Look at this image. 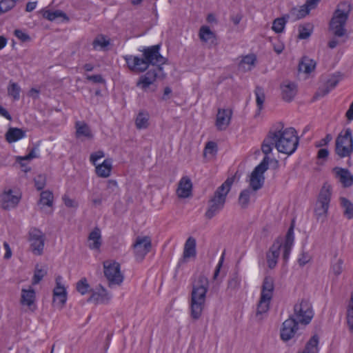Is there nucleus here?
<instances>
[{"label":"nucleus","instance_id":"nucleus-1","mask_svg":"<svg viewBox=\"0 0 353 353\" xmlns=\"http://www.w3.org/2000/svg\"><path fill=\"white\" fill-rule=\"evenodd\" d=\"M299 145V138L293 128L271 129L261 144L263 153L268 156L273 146L279 152L290 155L295 152Z\"/></svg>","mask_w":353,"mask_h":353},{"label":"nucleus","instance_id":"nucleus-2","mask_svg":"<svg viewBox=\"0 0 353 353\" xmlns=\"http://www.w3.org/2000/svg\"><path fill=\"white\" fill-rule=\"evenodd\" d=\"M160 44L154 45L143 49L142 58L133 55H125L123 59L130 70L143 72L148 70L150 65L161 67L165 63L167 60L160 54Z\"/></svg>","mask_w":353,"mask_h":353},{"label":"nucleus","instance_id":"nucleus-3","mask_svg":"<svg viewBox=\"0 0 353 353\" xmlns=\"http://www.w3.org/2000/svg\"><path fill=\"white\" fill-rule=\"evenodd\" d=\"M208 288V279L203 274L199 275L192 283L190 307V316L194 320H198L202 315Z\"/></svg>","mask_w":353,"mask_h":353},{"label":"nucleus","instance_id":"nucleus-4","mask_svg":"<svg viewBox=\"0 0 353 353\" xmlns=\"http://www.w3.org/2000/svg\"><path fill=\"white\" fill-rule=\"evenodd\" d=\"M235 179V175L228 177L214 192L213 196L208 201V208L205 216L208 219H212L223 208L226 196L231 189Z\"/></svg>","mask_w":353,"mask_h":353},{"label":"nucleus","instance_id":"nucleus-5","mask_svg":"<svg viewBox=\"0 0 353 353\" xmlns=\"http://www.w3.org/2000/svg\"><path fill=\"white\" fill-rule=\"evenodd\" d=\"M352 10V5L348 1L339 3L330 21V30L332 34L341 37L346 34L345 25Z\"/></svg>","mask_w":353,"mask_h":353},{"label":"nucleus","instance_id":"nucleus-6","mask_svg":"<svg viewBox=\"0 0 353 353\" xmlns=\"http://www.w3.org/2000/svg\"><path fill=\"white\" fill-rule=\"evenodd\" d=\"M335 152L341 158L350 157L353 153V138L350 128H346L338 135Z\"/></svg>","mask_w":353,"mask_h":353},{"label":"nucleus","instance_id":"nucleus-7","mask_svg":"<svg viewBox=\"0 0 353 353\" xmlns=\"http://www.w3.org/2000/svg\"><path fill=\"white\" fill-rule=\"evenodd\" d=\"M331 195L330 185L325 183L321 189L314 208V214L318 220L322 219L324 221L326 219Z\"/></svg>","mask_w":353,"mask_h":353},{"label":"nucleus","instance_id":"nucleus-8","mask_svg":"<svg viewBox=\"0 0 353 353\" xmlns=\"http://www.w3.org/2000/svg\"><path fill=\"white\" fill-rule=\"evenodd\" d=\"M331 195L330 185L325 183L321 189L314 208V214L318 220L322 219L324 221L326 219Z\"/></svg>","mask_w":353,"mask_h":353},{"label":"nucleus","instance_id":"nucleus-9","mask_svg":"<svg viewBox=\"0 0 353 353\" xmlns=\"http://www.w3.org/2000/svg\"><path fill=\"white\" fill-rule=\"evenodd\" d=\"M314 316V311L311 303L306 299H302L294 306V317L301 325L305 326L309 324Z\"/></svg>","mask_w":353,"mask_h":353},{"label":"nucleus","instance_id":"nucleus-10","mask_svg":"<svg viewBox=\"0 0 353 353\" xmlns=\"http://www.w3.org/2000/svg\"><path fill=\"white\" fill-rule=\"evenodd\" d=\"M103 265L104 276L108 281L109 287L120 285L124 279L120 264L117 261L108 260L104 261Z\"/></svg>","mask_w":353,"mask_h":353},{"label":"nucleus","instance_id":"nucleus-11","mask_svg":"<svg viewBox=\"0 0 353 353\" xmlns=\"http://www.w3.org/2000/svg\"><path fill=\"white\" fill-rule=\"evenodd\" d=\"M270 158L265 156L262 161L254 169L250 175V186L254 191L261 189L264 183V172L268 169Z\"/></svg>","mask_w":353,"mask_h":353},{"label":"nucleus","instance_id":"nucleus-12","mask_svg":"<svg viewBox=\"0 0 353 353\" xmlns=\"http://www.w3.org/2000/svg\"><path fill=\"white\" fill-rule=\"evenodd\" d=\"M45 239V235L40 230L35 228L30 230L28 241L30 243V250L34 254L39 256L43 254Z\"/></svg>","mask_w":353,"mask_h":353},{"label":"nucleus","instance_id":"nucleus-13","mask_svg":"<svg viewBox=\"0 0 353 353\" xmlns=\"http://www.w3.org/2000/svg\"><path fill=\"white\" fill-rule=\"evenodd\" d=\"M299 322L297 321L294 317H289L283 323L282 328L281 329V338L284 341H288L295 336L297 333L299 326Z\"/></svg>","mask_w":353,"mask_h":353},{"label":"nucleus","instance_id":"nucleus-14","mask_svg":"<svg viewBox=\"0 0 353 353\" xmlns=\"http://www.w3.org/2000/svg\"><path fill=\"white\" fill-rule=\"evenodd\" d=\"M162 70L163 68L159 66L148 70L145 74L139 77L137 82V86L141 88L143 90H146L150 85L156 81L159 73Z\"/></svg>","mask_w":353,"mask_h":353},{"label":"nucleus","instance_id":"nucleus-15","mask_svg":"<svg viewBox=\"0 0 353 353\" xmlns=\"http://www.w3.org/2000/svg\"><path fill=\"white\" fill-rule=\"evenodd\" d=\"M133 246L136 256L140 259H143L150 251L152 248L151 239L149 236H138Z\"/></svg>","mask_w":353,"mask_h":353},{"label":"nucleus","instance_id":"nucleus-16","mask_svg":"<svg viewBox=\"0 0 353 353\" xmlns=\"http://www.w3.org/2000/svg\"><path fill=\"white\" fill-rule=\"evenodd\" d=\"M61 276L56 279V287L53 290V302L59 307L62 308L67 301V292L63 285L61 284Z\"/></svg>","mask_w":353,"mask_h":353},{"label":"nucleus","instance_id":"nucleus-17","mask_svg":"<svg viewBox=\"0 0 353 353\" xmlns=\"http://www.w3.org/2000/svg\"><path fill=\"white\" fill-rule=\"evenodd\" d=\"M232 115L230 109H219L215 123L219 130H226L230 123Z\"/></svg>","mask_w":353,"mask_h":353},{"label":"nucleus","instance_id":"nucleus-18","mask_svg":"<svg viewBox=\"0 0 353 353\" xmlns=\"http://www.w3.org/2000/svg\"><path fill=\"white\" fill-rule=\"evenodd\" d=\"M282 246L280 241H276L271 246L269 251L266 253V260L268 266L270 269H274L278 261L280 255V250Z\"/></svg>","mask_w":353,"mask_h":353},{"label":"nucleus","instance_id":"nucleus-19","mask_svg":"<svg viewBox=\"0 0 353 353\" xmlns=\"http://www.w3.org/2000/svg\"><path fill=\"white\" fill-rule=\"evenodd\" d=\"M36 300V293L34 289L30 287L29 289L23 288L20 299V303L22 305L27 306L31 311H34L37 308L34 303Z\"/></svg>","mask_w":353,"mask_h":353},{"label":"nucleus","instance_id":"nucleus-20","mask_svg":"<svg viewBox=\"0 0 353 353\" xmlns=\"http://www.w3.org/2000/svg\"><path fill=\"white\" fill-rule=\"evenodd\" d=\"M20 201V197L12 194V190H5L1 195V205L4 210L15 208Z\"/></svg>","mask_w":353,"mask_h":353},{"label":"nucleus","instance_id":"nucleus-21","mask_svg":"<svg viewBox=\"0 0 353 353\" xmlns=\"http://www.w3.org/2000/svg\"><path fill=\"white\" fill-rule=\"evenodd\" d=\"M281 97L282 99L287 102L291 101L297 92L296 85L290 81H284L281 84Z\"/></svg>","mask_w":353,"mask_h":353},{"label":"nucleus","instance_id":"nucleus-22","mask_svg":"<svg viewBox=\"0 0 353 353\" xmlns=\"http://www.w3.org/2000/svg\"><path fill=\"white\" fill-rule=\"evenodd\" d=\"M192 183L191 179L187 176H183L179 183L176 194L179 198L189 197L192 194Z\"/></svg>","mask_w":353,"mask_h":353},{"label":"nucleus","instance_id":"nucleus-23","mask_svg":"<svg viewBox=\"0 0 353 353\" xmlns=\"http://www.w3.org/2000/svg\"><path fill=\"white\" fill-rule=\"evenodd\" d=\"M333 171L343 187L347 188L353 184V175L347 169L336 167Z\"/></svg>","mask_w":353,"mask_h":353},{"label":"nucleus","instance_id":"nucleus-24","mask_svg":"<svg viewBox=\"0 0 353 353\" xmlns=\"http://www.w3.org/2000/svg\"><path fill=\"white\" fill-rule=\"evenodd\" d=\"M111 299V295L101 285L97 292H93L88 301L97 303H107Z\"/></svg>","mask_w":353,"mask_h":353},{"label":"nucleus","instance_id":"nucleus-25","mask_svg":"<svg viewBox=\"0 0 353 353\" xmlns=\"http://www.w3.org/2000/svg\"><path fill=\"white\" fill-rule=\"evenodd\" d=\"M76 128V137L85 138L87 139H91L93 137L92 131L89 125L83 121H77L75 123Z\"/></svg>","mask_w":353,"mask_h":353},{"label":"nucleus","instance_id":"nucleus-26","mask_svg":"<svg viewBox=\"0 0 353 353\" xmlns=\"http://www.w3.org/2000/svg\"><path fill=\"white\" fill-rule=\"evenodd\" d=\"M88 247L91 250H99L101 245V234L99 228H95L88 236Z\"/></svg>","mask_w":353,"mask_h":353},{"label":"nucleus","instance_id":"nucleus-27","mask_svg":"<svg viewBox=\"0 0 353 353\" xmlns=\"http://www.w3.org/2000/svg\"><path fill=\"white\" fill-rule=\"evenodd\" d=\"M196 240L194 238L190 236L185 241L184 245L183 258L186 260L190 257H195L196 251Z\"/></svg>","mask_w":353,"mask_h":353},{"label":"nucleus","instance_id":"nucleus-28","mask_svg":"<svg viewBox=\"0 0 353 353\" xmlns=\"http://www.w3.org/2000/svg\"><path fill=\"white\" fill-rule=\"evenodd\" d=\"M271 300V299L266 298L265 295L260 296L256 312V316L259 320H262L263 315L268 312Z\"/></svg>","mask_w":353,"mask_h":353},{"label":"nucleus","instance_id":"nucleus-29","mask_svg":"<svg viewBox=\"0 0 353 353\" xmlns=\"http://www.w3.org/2000/svg\"><path fill=\"white\" fill-rule=\"evenodd\" d=\"M274 290V279L271 276H265L262 284L261 296L272 299Z\"/></svg>","mask_w":353,"mask_h":353},{"label":"nucleus","instance_id":"nucleus-30","mask_svg":"<svg viewBox=\"0 0 353 353\" xmlns=\"http://www.w3.org/2000/svg\"><path fill=\"white\" fill-rule=\"evenodd\" d=\"M199 39L205 43L214 44L216 41L215 34L208 26H203L201 27L199 33Z\"/></svg>","mask_w":353,"mask_h":353},{"label":"nucleus","instance_id":"nucleus-31","mask_svg":"<svg viewBox=\"0 0 353 353\" xmlns=\"http://www.w3.org/2000/svg\"><path fill=\"white\" fill-rule=\"evenodd\" d=\"M112 159H106L101 164L96 165V173L97 176L103 178L108 177L112 170Z\"/></svg>","mask_w":353,"mask_h":353},{"label":"nucleus","instance_id":"nucleus-32","mask_svg":"<svg viewBox=\"0 0 353 353\" xmlns=\"http://www.w3.org/2000/svg\"><path fill=\"white\" fill-rule=\"evenodd\" d=\"M41 12L43 17L50 21H55L60 18L62 19V21H68L69 20V18L67 17L66 14L61 10H57L55 11H50L48 10H43Z\"/></svg>","mask_w":353,"mask_h":353},{"label":"nucleus","instance_id":"nucleus-33","mask_svg":"<svg viewBox=\"0 0 353 353\" xmlns=\"http://www.w3.org/2000/svg\"><path fill=\"white\" fill-rule=\"evenodd\" d=\"M25 132L17 128H10L6 134V139L8 143L16 142L25 137Z\"/></svg>","mask_w":353,"mask_h":353},{"label":"nucleus","instance_id":"nucleus-34","mask_svg":"<svg viewBox=\"0 0 353 353\" xmlns=\"http://www.w3.org/2000/svg\"><path fill=\"white\" fill-rule=\"evenodd\" d=\"M316 62L307 57H303L299 64V70L306 74H310L314 70Z\"/></svg>","mask_w":353,"mask_h":353},{"label":"nucleus","instance_id":"nucleus-35","mask_svg":"<svg viewBox=\"0 0 353 353\" xmlns=\"http://www.w3.org/2000/svg\"><path fill=\"white\" fill-rule=\"evenodd\" d=\"M39 205L42 210L45 207L52 208L53 205V194L50 191H43L40 194Z\"/></svg>","mask_w":353,"mask_h":353},{"label":"nucleus","instance_id":"nucleus-36","mask_svg":"<svg viewBox=\"0 0 353 353\" xmlns=\"http://www.w3.org/2000/svg\"><path fill=\"white\" fill-rule=\"evenodd\" d=\"M340 203L343 209V215L347 219H353V203L345 197L340 198Z\"/></svg>","mask_w":353,"mask_h":353},{"label":"nucleus","instance_id":"nucleus-37","mask_svg":"<svg viewBox=\"0 0 353 353\" xmlns=\"http://www.w3.org/2000/svg\"><path fill=\"white\" fill-rule=\"evenodd\" d=\"M256 61V57L253 54L244 57L239 64V68L244 72L252 69Z\"/></svg>","mask_w":353,"mask_h":353},{"label":"nucleus","instance_id":"nucleus-38","mask_svg":"<svg viewBox=\"0 0 353 353\" xmlns=\"http://www.w3.org/2000/svg\"><path fill=\"white\" fill-rule=\"evenodd\" d=\"M149 114L145 112H140L135 121V125L137 129H145L148 127Z\"/></svg>","mask_w":353,"mask_h":353},{"label":"nucleus","instance_id":"nucleus-39","mask_svg":"<svg viewBox=\"0 0 353 353\" xmlns=\"http://www.w3.org/2000/svg\"><path fill=\"white\" fill-rule=\"evenodd\" d=\"M347 324L351 332H353V294L351 295L347 309Z\"/></svg>","mask_w":353,"mask_h":353},{"label":"nucleus","instance_id":"nucleus-40","mask_svg":"<svg viewBox=\"0 0 353 353\" xmlns=\"http://www.w3.org/2000/svg\"><path fill=\"white\" fill-rule=\"evenodd\" d=\"M256 95V102L259 111L263 109V103L265 99V95L263 89L259 86H256L254 90Z\"/></svg>","mask_w":353,"mask_h":353},{"label":"nucleus","instance_id":"nucleus-41","mask_svg":"<svg viewBox=\"0 0 353 353\" xmlns=\"http://www.w3.org/2000/svg\"><path fill=\"white\" fill-rule=\"evenodd\" d=\"M110 44V41L106 39L103 35L97 37L92 42L93 48L97 50L104 49Z\"/></svg>","mask_w":353,"mask_h":353},{"label":"nucleus","instance_id":"nucleus-42","mask_svg":"<svg viewBox=\"0 0 353 353\" xmlns=\"http://www.w3.org/2000/svg\"><path fill=\"white\" fill-rule=\"evenodd\" d=\"M251 190L245 189L241 192L239 197V203L243 208L248 207L250 201Z\"/></svg>","mask_w":353,"mask_h":353},{"label":"nucleus","instance_id":"nucleus-43","mask_svg":"<svg viewBox=\"0 0 353 353\" xmlns=\"http://www.w3.org/2000/svg\"><path fill=\"white\" fill-rule=\"evenodd\" d=\"M21 88L19 85L14 82L10 81L8 88V94L13 97L14 100L19 99Z\"/></svg>","mask_w":353,"mask_h":353},{"label":"nucleus","instance_id":"nucleus-44","mask_svg":"<svg viewBox=\"0 0 353 353\" xmlns=\"http://www.w3.org/2000/svg\"><path fill=\"white\" fill-rule=\"evenodd\" d=\"M287 21L284 17L277 18L274 20L272 29L276 33H281L285 28Z\"/></svg>","mask_w":353,"mask_h":353},{"label":"nucleus","instance_id":"nucleus-45","mask_svg":"<svg viewBox=\"0 0 353 353\" xmlns=\"http://www.w3.org/2000/svg\"><path fill=\"white\" fill-rule=\"evenodd\" d=\"M312 28L310 25L301 26L299 28V39H306L310 37L312 34Z\"/></svg>","mask_w":353,"mask_h":353},{"label":"nucleus","instance_id":"nucleus-46","mask_svg":"<svg viewBox=\"0 0 353 353\" xmlns=\"http://www.w3.org/2000/svg\"><path fill=\"white\" fill-rule=\"evenodd\" d=\"M90 285L85 278L81 279L77 283V290L82 295L85 294L90 291Z\"/></svg>","mask_w":353,"mask_h":353},{"label":"nucleus","instance_id":"nucleus-47","mask_svg":"<svg viewBox=\"0 0 353 353\" xmlns=\"http://www.w3.org/2000/svg\"><path fill=\"white\" fill-rule=\"evenodd\" d=\"M294 223H292L287 232L283 246L292 248L294 243Z\"/></svg>","mask_w":353,"mask_h":353},{"label":"nucleus","instance_id":"nucleus-48","mask_svg":"<svg viewBox=\"0 0 353 353\" xmlns=\"http://www.w3.org/2000/svg\"><path fill=\"white\" fill-rule=\"evenodd\" d=\"M241 277L237 273H234L232 275L228 281V288L230 289L235 290L240 286Z\"/></svg>","mask_w":353,"mask_h":353},{"label":"nucleus","instance_id":"nucleus-49","mask_svg":"<svg viewBox=\"0 0 353 353\" xmlns=\"http://www.w3.org/2000/svg\"><path fill=\"white\" fill-rule=\"evenodd\" d=\"M15 0H1L0 1V11L2 13L6 12L14 8Z\"/></svg>","mask_w":353,"mask_h":353},{"label":"nucleus","instance_id":"nucleus-50","mask_svg":"<svg viewBox=\"0 0 353 353\" xmlns=\"http://www.w3.org/2000/svg\"><path fill=\"white\" fill-rule=\"evenodd\" d=\"M47 274V272L46 270L43 269H39L37 267L35 269L34 274L32 279V284L37 285L38 284L42 279L44 277V276Z\"/></svg>","mask_w":353,"mask_h":353},{"label":"nucleus","instance_id":"nucleus-51","mask_svg":"<svg viewBox=\"0 0 353 353\" xmlns=\"http://www.w3.org/2000/svg\"><path fill=\"white\" fill-rule=\"evenodd\" d=\"M343 263L342 259H338L336 263L332 264L331 271L336 276L340 275L343 272Z\"/></svg>","mask_w":353,"mask_h":353},{"label":"nucleus","instance_id":"nucleus-52","mask_svg":"<svg viewBox=\"0 0 353 353\" xmlns=\"http://www.w3.org/2000/svg\"><path fill=\"white\" fill-rule=\"evenodd\" d=\"M46 176L43 175H38L34 178V185L38 190H42L46 185Z\"/></svg>","mask_w":353,"mask_h":353},{"label":"nucleus","instance_id":"nucleus-53","mask_svg":"<svg viewBox=\"0 0 353 353\" xmlns=\"http://www.w3.org/2000/svg\"><path fill=\"white\" fill-rule=\"evenodd\" d=\"M14 35L22 42H28L31 40L30 37L21 30H15L14 31Z\"/></svg>","mask_w":353,"mask_h":353},{"label":"nucleus","instance_id":"nucleus-54","mask_svg":"<svg viewBox=\"0 0 353 353\" xmlns=\"http://www.w3.org/2000/svg\"><path fill=\"white\" fill-rule=\"evenodd\" d=\"M331 91V89L330 87L327 86L325 84H324L322 87L319 88L316 92L314 94V98L318 99L319 97H323L325 95H327Z\"/></svg>","mask_w":353,"mask_h":353},{"label":"nucleus","instance_id":"nucleus-55","mask_svg":"<svg viewBox=\"0 0 353 353\" xmlns=\"http://www.w3.org/2000/svg\"><path fill=\"white\" fill-rule=\"evenodd\" d=\"M217 151V145L213 141H209L207 143L205 150H204V154H206L207 153L214 154Z\"/></svg>","mask_w":353,"mask_h":353},{"label":"nucleus","instance_id":"nucleus-56","mask_svg":"<svg viewBox=\"0 0 353 353\" xmlns=\"http://www.w3.org/2000/svg\"><path fill=\"white\" fill-rule=\"evenodd\" d=\"M104 156V152L101 150H99L90 154V161L93 165H96L97 161L99 159L103 158Z\"/></svg>","mask_w":353,"mask_h":353},{"label":"nucleus","instance_id":"nucleus-57","mask_svg":"<svg viewBox=\"0 0 353 353\" xmlns=\"http://www.w3.org/2000/svg\"><path fill=\"white\" fill-rule=\"evenodd\" d=\"M340 81V78L339 76L333 75L330 79H329L326 83H325L327 86L330 87V88L333 90L339 83Z\"/></svg>","mask_w":353,"mask_h":353},{"label":"nucleus","instance_id":"nucleus-58","mask_svg":"<svg viewBox=\"0 0 353 353\" xmlns=\"http://www.w3.org/2000/svg\"><path fill=\"white\" fill-rule=\"evenodd\" d=\"M314 7L315 6H307V3H305L299 10V17L303 18L305 17L310 12V10L314 8Z\"/></svg>","mask_w":353,"mask_h":353},{"label":"nucleus","instance_id":"nucleus-59","mask_svg":"<svg viewBox=\"0 0 353 353\" xmlns=\"http://www.w3.org/2000/svg\"><path fill=\"white\" fill-rule=\"evenodd\" d=\"M86 79L95 83H102L105 82V80L101 74L88 75Z\"/></svg>","mask_w":353,"mask_h":353},{"label":"nucleus","instance_id":"nucleus-60","mask_svg":"<svg viewBox=\"0 0 353 353\" xmlns=\"http://www.w3.org/2000/svg\"><path fill=\"white\" fill-rule=\"evenodd\" d=\"M37 150V149L36 148H34L31 150V151L29 152V154L28 155L23 157H19V159L21 161H24V160H30L33 158L38 157V155L36 152Z\"/></svg>","mask_w":353,"mask_h":353},{"label":"nucleus","instance_id":"nucleus-61","mask_svg":"<svg viewBox=\"0 0 353 353\" xmlns=\"http://www.w3.org/2000/svg\"><path fill=\"white\" fill-rule=\"evenodd\" d=\"M63 199L65 205L68 208H77L78 206L77 203L74 200L71 199L66 196H64Z\"/></svg>","mask_w":353,"mask_h":353},{"label":"nucleus","instance_id":"nucleus-62","mask_svg":"<svg viewBox=\"0 0 353 353\" xmlns=\"http://www.w3.org/2000/svg\"><path fill=\"white\" fill-rule=\"evenodd\" d=\"M310 259V256L306 253H303L301 256L298 259V263L301 266L305 265L307 263L309 262Z\"/></svg>","mask_w":353,"mask_h":353},{"label":"nucleus","instance_id":"nucleus-63","mask_svg":"<svg viewBox=\"0 0 353 353\" xmlns=\"http://www.w3.org/2000/svg\"><path fill=\"white\" fill-rule=\"evenodd\" d=\"M332 136L330 134H328L325 136V138L322 139L318 143H316V146L319 148L326 145L332 140Z\"/></svg>","mask_w":353,"mask_h":353},{"label":"nucleus","instance_id":"nucleus-64","mask_svg":"<svg viewBox=\"0 0 353 353\" xmlns=\"http://www.w3.org/2000/svg\"><path fill=\"white\" fill-rule=\"evenodd\" d=\"M345 116L350 121L353 119V102L350 104L349 109L346 112Z\"/></svg>","mask_w":353,"mask_h":353}]
</instances>
